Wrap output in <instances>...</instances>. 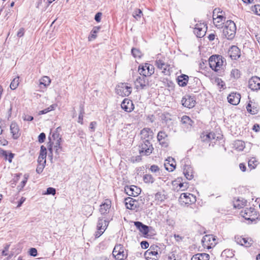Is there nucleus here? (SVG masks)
I'll return each mask as SVG.
<instances>
[{"instance_id":"nucleus-1","label":"nucleus","mask_w":260,"mask_h":260,"mask_svg":"<svg viewBox=\"0 0 260 260\" xmlns=\"http://www.w3.org/2000/svg\"><path fill=\"white\" fill-rule=\"evenodd\" d=\"M236 26L234 21L228 20L223 29V35L228 40H232L235 36Z\"/></svg>"},{"instance_id":"nucleus-2","label":"nucleus","mask_w":260,"mask_h":260,"mask_svg":"<svg viewBox=\"0 0 260 260\" xmlns=\"http://www.w3.org/2000/svg\"><path fill=\"white\" fill-rule=\"evenodd\" d=\"M112 254L116 260H124L127 257V251L120 244H117L115 246Z\"/></svg>"},{"instance_id":"nucleus-3","label":"nucleus","mask_w":260,"mask_h":260,"mask_svg":"<svg viewBox=\"0 0 260 260\" xmlns=\"http://www.w3.org/2000/svg\"><path fill=\"white\" fill-rule=\"evenodd\" d=\"M209 62L210 68L217 72L221 68L223 65V61L222 56L220 55H212L209 59Z\"/></svg>"},{"instance_id":"nucleus-4","label":"nucleus","mask_w":260,"mask_h":260,"mask_svg":"<svg viewBox=\"0 0 260 260\" xmlns=\"http://www.w3.org/2000/svg\"><path fill=\"white\" fill-rule=\"evenodd\" d=\"M235 241L237 244L246 248L251 247L254 243V240L251 237H245L242 236L237 235L235 237Z\"/></svg>"},{"instance_id":"nucleus-5","label":"nucleus","mask_w":260,"mask_h":260,"mask_svg":"<svg viewBox=\"0 0 260 260\" xmlns=\"http://www.w3.org/2000/svg\"><path fill=\"white\" fill-rule=\"evenodd\" d=\"M203 246L205 248L211 249L214 247L217 244L215 236L212 235H205L202 240Z\"/></svg>"},{"instance_id":"nucleus-6","label":"nucleus","mask_w":260,"mask_h":260,"mask_svg":"<svg viewBox=\"0 0 260 260\" xmlns=\"http://www.w3.org/2000/svg\"><path fill=\"white\" fill-rule=\"evenodd\" d=\"M240 215L246 220L251 221H254L257 216L256 211L253 207L246 208L244 210H242Z\"/></svg>"},{"instance_id":"nucleus-7","label":"nucleus","mask_w":260,"mask_h":260,"mask_svg":"<svg viewBox=\"0 0 260 260\" xmlns=\"http://www.w3.org/2000/svg\"><path fill=\"white\" fill-rule=\"evenodd\" d=\"M132 88L128 83H121L116 88V92L122 96H127L132 92Z\"/></svg>"},{"instance_id":"nucleus-8","label":"nucleus","mask_w":260,"mask_h":260,"mask_svg":"<svg viewBox=\"0 0 260 260\" xmlns=\"http://www.w3.org/2000/svg\"><path fill=\"white\" fill-rule=\"evenodd\" d=\"M108 225V222L103 218L99 217L97 223V232L95 233L96 238L100 237L105 231Z\"/></svg>"},{"instance_id":"nucleus-9","label":"nucleus","mask_w":260,"mask_h":260,"mask_svg":"<svg viewBox=\"0 0 260 260\" xmlns=\"http://www.w3.org/2000/svg\"><path fill=\"white\" fill-rule=\"evenodd\" d=\"M159 248L157 246H151L144 254L145 258L147 260H158L159 254L158 250Z\"/></svg>"},{"instance_id":"nucleus-10","label":"nucleus","mask_w":260,"mask_h":260,"mask_svg":"<svg viewBox=\"0 0 260 260\" xmlns=\"http://www.w3.org/2000/svg\"><path fill=\"white\" fill-rule=\"evenodd\" d=\"M134 225L145 237H148V233L151 232V231H154L152 227L145 225L140 221H135Z\"/></svg>"},{"instance_id":"nucleus-11","label":"nucleus","mask_w":260,"mask_h":260,"mask_svg":"<svg viewBox=\"0 0 260 260\" xmlns=\"http://www.w3.org/2000/svg\"><path fill=\"white\" fill-rule=\"evenodd\" d=\"M135 87L137 89L146 88L149 85L148 77L144 76L138 77L134 82Z\"/></svg>"},{"instance_id":"nucleus-12","label":"nucleus","mask_w":260,"mask_h":260,"mask_svg":"<svg viewBox=\"0 0 260 260\" xmlns=\"http://www.w3.org/2000/svg\"><path fill=\"white\" fill-rule=\"evenodd\" d=\"M153 149V148L150 142L146 140L142 141L139 151L140 154L144 153L145 155H149L152 153Z\"/></svg>"},{"instance_id":"nucleus-13","label":"nucleus","mask_w":260,"mask_h":260,"mask_svg":"<svg viewBox=\"0 0 260 260\" xmlns=\"http://www.w3.org/2000/svg\"><path fill=\"white\" fill-rule=\"evenodd\" d=\"M207 27L206 24L204 23H198L194 28V33L197 37L202 38L205 35Z\"/></svg>"},{"instance_id":"nucleus-14","label":"nucleus","mask_w":260,"mask_h":260,"mask_svg":"<svg viewBox=\"0 0 260 260\" xmlns=\"http://www.w3.org/2000/svg\"><path fill=\"white\" fill-rule=\"evenodd\" d=\"M125 205L127 209L132 210H137L139 207V202L131 197L125 199Z\"/></svg>"},{"instance_id":"nucleus-15","label":"nucleus","mask_w":260,"mask_h":260,"mask_svg":"<svg viewBox=\"0 0 260 260\" xmlns=\"http://www.w3.org/2000/svg\"><path fill=\"white\" fill-rule=\"evenodd\" d=\"M248 86L253 91L260 89V78L257 76L251 78L248 82Z\"/></svg>"},{"instance_id":"nucleus-16","label":"nucleus","mask_w":260,"mask_h":260,"mask_svg":"<svg viewBox=\"0 0 260 260\" xmlns=\"http://www.w3.org/2000/svg\"><path fill=\"white\" fill-rule=\"evenodd\" d=\"M124 190L127 195L133 197L138 196L141 191L140 188L135 185L127 186L125 187Z\"/></svg>"},{"instance_id":"nucleus-17","label":"nucleus","mask_w":260,"mask_h":260,"mask_svg":"<svg viewBox=\"0 0 260 260\" xmlns=\"http://www.w3.org/2000/svg\"><path fill=\"white\" fill-rule=\"evenodd\" d=\"M181 103L183 106L190 109L195 106L196 101L191 96L186 95L182 98Z\"/></svg>"},{"instance_id":"nucleus-18","label":"nucleus","mask_w":260,"mask_h":260,"mask_svg":"<svg viewBox=\"0 0 260 260\" xmlns=\"http://www.w3.org/2000/svg\"><path fill=\"white\" fill-rule=\"evenodd\" d=\"M228 55L232 59L236 60L241 56V51L236 46H232L228 51Z\"/></svg>"},{"instance_id":"nucleus-19","label":"nucleus","mask_w":260,"mask_h":260,"mask_svg":"<svg viewBox=\"0 0 260 260\" xmlns=\"http://www.w3.org/2000/svg\"><path fill=\"white\" fill-rule=\"evenodd\" d=\"M141 139L143 141H150L153 138V132L149 128H143L140 133Z\"/></svg>"},{"instance_id":"nucleus-20","label":"nucleus","mask_w":260,"mask_h":260,"mask_svg":"<svg viewBox=\"0 0 260 260\" xmlns=\"http://www.w3.org/2000/svg\"><path fill=\"white\" fill-rule=\"evenodd\" d=\"M241 95L237 92H232L228 96V102L233 105H238L240 101Z\"/></svg>"},{"instance_id":"nucleus-21","label":"nucleus","mask_w":260,"mask_h":260,"mask_svg":"<svg viewBox=\"0 0 260 260\" xmlns=\"http://www.w3.org/2000/svg\"><path fill=\"white\" fill-rule=\"evenodd\" d=\"M121 107L122 109L127 112H130L134 109V105L132 101L125 99L121 104Z\"/></svg>"},{"instance_id":"nucleus-22","label":"nucleus","mask_w":260,"mask_h":260,"mask_svg":"<svg viewBox=\"0 0 260 260\" xmlns=\"http://www.w3.org/2000/svg\"><path fill=\"white\" fill-rule=\"evenodd\" d=\"M111 207V202L110 200L107 199L105 201L104 203L101 205L100 208V212L101 214H107L109 212L110 209Z\"/></svg>"},{"instance_id":"nucleus-23","label":"nucleus","mask_w":260,"mask_h":260,"mask_svg":"<svg viewBox=\"0 0 260 260\" xmlns=\"http://www.w3.org/2000/svg\"><path fill=\"white\" fill-rule=\"evenodd\" d=\"M52 137L55 142H53L54 144V148H55V152L58 155L59 154L61 147L60 146V142L61 138L59 136L58 134H53Z\"/></svg>"},{"instance_id":"nucleus-24","label":"nucleus","mask_w":260,"mask_h":260,"mask_svg":"<svg viewBox=\"0 0 260 260\" xmlns=\"http://www.w3.org/2000/svg\"><path fill=\"white\" fill-rule=\"evenodd\" d=\"M10 131L12 134L13 138L17 139L20 136L19 128L17 123L16 122H12L10 125Z\"/></svg>"},{"instance_id":"nucleus-25","label":"nucleus","mask_w":260,"mask_h":260,"mask_svg":"<svg viewBox=\"0 0 260 260\" xmlns=\"http://www.w3.org/2000/svg\"><path fill=\"white\" fill-rule=\"evenodd\" d=\"M165 167L167 171L172 172L176 168L175 159L172 157H169L165 163Z\"/></svg>"},{"instance_id":"nucleus-26","label":"nucleus","mask_w":260,"mask_h":260,"mask_svg":"<svg viewBox=\"0 0 260 260\" xmlns=\"http://www.w3.org/2000/svg\"><path fill=\"white\" fill-rule=\"evenodd\" d=\"M202 141L209 142L212 140L215 139V135L213 133H203L200 136Z\"/></svg>"},{"instance_id":"nucleus-27","label":"nucleus","mask_w":260,"mask_h":260,"mask_svg":"<svg viewBox=\"0 0 260 260\" xmlns=\"http://www.w3.org/2000/svg\"><path fill=\"white\" fill-rule=\"evenodd\" d=\"M155 65L156 67L162 70V72L165 73L167 71L169 70L168 65L161 59H156L155 61Z\"/></svg>"},{"instance_id":"nucleus-28","label":"nucleus","mask_w":260,"mask_h":260,"mask_svg":"<svg viewBox=\"0 0 260 260\" xmlns=\"http://www.w3.org/2000/svg\"><path fill=\"white\" fill-rule=\"evenodd\" d=\"M188 81V76L187 75L182 74L178 76L177 78L178 84L180 86H185Z\"/></svg>"},{"instance_id":"nucleus-29","label":"nucleus","mask_w":260,"mask_h":260,"mask_svg":"<svg viewBox=\"0 0 260 260\" xmlns=\"http://www.w3.org/2000/svg\"><path fill=\"white\" fill-rule=\"evenodd\" d=\"M225 21V17L222 15H217L213 20V23L217 27H220L223 22Z\"/></svg>"},{"instance_id":"nucleus-30","label":"nucleus","mask_w":260,"mask_h":260,"mask_svg":"<svg viewBox=\"0 0 260 260\" xmlns=\"http://www.w3.org/2000/svg\"><path fill=\"white\" fill-rule=\"evenodd\" d=\"M247 201L243 198H238L234 202L235 208L240 209L246 206Z\"/></svg>"},{"instance_id":"nucleus-31","label":"nucleus","mask_w":260,"mask_h":260,"mask_svg":"<svg viewBox=\"0 0 260 260\" xmlns=\"http://www.w3.org/2000/svg\"><path fill=\"white\" fill-rule=\"evenodd\" d=\"M209 255L205 253H203L194 255L191 260H209Z\"/></svg>"},{"instance_id":"nucleus-32","label":"nucleus","mask_w":260,"mask_h":260,"mask_svg":"<svg viewBox=\"0 0 260 260\" xmlns=\"http://www.w3.org/2000/svg\"><path fill=\"white\" fill-rule=\"evenodd\" d=\"M181 122L185 124L187 128H188L191 127L193 121L188 116L184 115L181 118Z\"/></svg>"},{"instance_id":"nucleus-33","label":"nucleus","mask_w":260,"mask_h":260,"mask_svg":"<svg viewBox=\"0 0 260 260\" xmlns=\"http://www.w3.org/2000/svg\"><path fill=\"white\" fill-rule=\"evenodd\" d=\"M167 135L163 131H160L157 134V140L159 143L162 145H165V139L167 138Z\"/></svg>"},{"instance_id":"nucleus-34","label":"nucleus","mask_w":260,"mask_h":260,"mask_svg":"<svg viewBox=\"0 0 260 260\" xmlns=\"http://www.w3.org/2000/svg\"><path fill=\"white\" fill-rule=\"evenodd\" d=\"M100 27L95 26L90 32V35L88 37V40L91 41L96 38V34L99 31Z\"/></svg>"},{"instance_id":"nucleus-35","label":"nucleus","mask_w":260,"mask_h":260,"mask_svg":"<svg viewBox=\"0 0 260 260\" xmlns=\"http://www.w3.org/2000/svg\"><path fill=\"white\" fill-rule=\"evenodd\" d=\"M144 68L147 70L146 75L150 77L151 75L154 73V67L148 63H145L144 64Z\"/></svg>"},{"instance_id":"nucleus-36","label":"nucleus","mask_w":260,"mask_h":260,"mask_svg":"<svg viewBox=\"0 0 260 260\" xmlns=\"http://www.w3.org/2000/svg\"><path fill=\"white\" fill-rule=\"evenodd\" d=\"M14 154L11 152L8 153L7 151L4 150V153H2L1 157H4L5 160H8L9 162H12V158L14 157Z\"/></svg>"},{"instance_id":"nucleus-37","label":"nucleus","mask_w":260,"mask_h":260,"mask_svg":"<svg viewBox=\"0 0 260 260\" xmlns=\"http://www.w3.org/2000/svg\"><path fill=\"white\" fill-rule=\"evenodd\" d=\"M166 199V196L162 192H158L155 195V200L157 203H161Z\"/></svg>"},{"instance_id":"nucleus-38","label":"nucleus","mask_w":260,"mask_h":260,"mask_svg":"<svg viewBox=\"0 0 260 260\" xmlns=\"http://www.w3.org/2000/svg\"><path fill=\"white\" fill-rule=\"evenodd\" d=\"M50 83L51 80L48 76H44L40 80V84L43 85L45 87L48 86Z\"/></svg>"},{"instance_id":"nucleus-39","label":"nucleus","mask_w":260,"mask_h":260,"mask_svg":"<svg viewBox=\"0 0 260 260\" xmlns=\"http://www.w3.org/2000/svg\"><path fill=\"white\" fill-rule=\"evenodd\" d=\"M143 181L146 183H153L155 179L150 174H146L143 176Z\"/></svg>"},{"instance_id":"nucleus-40","label":"nucleus","mask_w":260,"mask_h":260,"mask_svg":"<svg viewBox=\"0 0 260 260\" xmlns=\"http://www.w3.org/2000/svg\"><path fill=\"white\" fill-rule=\"evenodd\" d=\"M192 196L191 194H187V193H181L180 196V199L183 200L182 201L185 204H188L189 202H190V200L189 199V196Z\"/></svg>"},{"instance_id":"nucleus-41","label":"nucleus","mask_w":260,"mask_h":260,"mask_svg":"<svg viewBox=\"0 0 260 260\" xmlns=\"http://www.w3.org/2000/svg\"><path fill=\"white\" fill-rule=\"evenodd\" d=\"M56 106H57V105L55 104L52 105L50 106H49V107H48L47 108H46L43 110L40 111L39 112V114L42 115V114H46L51 111L55 110Z\"/></svg>"},{"instance_id":"nucleus-42","label":"nucleus","mask_w":260,"mask_h":260,"mask_svg":"<svg viewBox=\"0 0 260 260\" xmlns=\"http://www.w3.org/2000/svg\"><path fill=\"white\" fill-rule=\"evenodd\" d=\"M19 77L15 78L11 82L10 87L11 89L14 90L16 89L19 85Z\"/></svg>"},{"instance_id":"nucleus-43","label":"nucleus","mask_w":260,"mask_h":260,"mask_svg":"<svg viewBox=\"0 0 260 260\" xmlns=\"http://www.w3.org/2000/svg\"><path fill=\"white\" fill-rule=\"evenodd\" d=\"M188 170L184 169L183 173L187 179L191 180L193 178L192 170L190 168H188Z\"/></svg>"},{"instance_id":"nucleus-44","label":"nucleus","mask_w":260,"mask_h":260,"mask_svg":"<svg viewBox=\"0 0 260 260\" xmlns=\"http://www.w3.org/2000/svg\"><path fill=\"white\" fill-rule=\"evenodd\" d=\"M138 72L140 76L148 77V76L146 75L147 70L144 68V64H141L139 66Z\"/></svg>"},{"instance_id":"nucleus-45","label":"nucleus","mask_w":260,"mask_h":260,"mask_svg":"<svg viewBox=\"0 0 260 260\" xmlns=\"http://www.w3.org/2000/svg\"><path fill=\"white\" fill-rule=\"evenodd\" d=\"M142 15V11L139 9H136L133 13V17L137 20H139Z\"/></svg>"},{"instance_id":"nucleus-46","label":"nucleus","mask_w":260,"mask_h":260,"mask_svg":"<svg viewBox=\"0 0 260 260\" xmlns=\"http://www.w3.org/2000/svg\"><path fill=\"white\" fill-rule=\"evenodd\" d=\"M258 164L255 158H252L248 161V167L250 169H254Z\"/></svg>"},{"instance_id":"nucleus-47","label":"nucleus","mask_w":260,"mask_h":260,"mask_svg":"<svg viewBox=\"0 0 260 260\" xmlns=\"http://www.w3.org/2000/svg\"><path fill=\"white\" fill-rule=\"evenodd\" d=\"M150 170L152 172L156 173V175H160V170L158 167L156 165H152L150 168Z\"/></svg>"},{"instance_id":"nucleus-48","label":"nucleus","mask_w":260,"mask_h":260,"mask_svg":"<svg viewBox=\"0 0 260 260\" xmlns=\"http://www.w3.org/2000/svg\"><path fill=\"white\" fill-rule=\"evenodd\" d=\"M231 76L234 78H238L240 76V71L238 69H233L231 72Z\"/></svg>"},{"instance_id":"nucleus-49","label":"nucleus","mask_w":260,"mask_h":260,"mask_svg":"<svg viewBox=\"0 0 260 260\" xmlns=\"http://www.w3.org/2000/svg\"><path fill=\"white\" fill-rule=\"evenodd\" d=\"M251 10L255 14L260 16V5H256L252 6Z\"/></svg>"},{"instance_id":"nucleus-50","label":"nucleus","mask_w":260,"mask_h":260,"mask_svg":"<svg viewBox=\"0 0 260 260\" xmlns=\"http://www.w3.org/2000/svg\"><path fill=\"white\" fill-rule=\"evenodd\" d=\"M235 146H237V148L239 150H243L245 147L244 142L240 140L236 141L235 142Z\"/></svg>"},{"instance_id":"nucleus-51","label":"nucleus","mask_w":260,"mask_h":260,"mask_svg":"<svg viewBox=\"0 0 260 260\" xmlns=\"http://www.w3.org/2000/svg\"><path fill=\"white\" fill-rule=\"evenodd\" d=\"M170 260H180V257L178 254H176V251L172 252L168 257Z\"/></svg>"},{"instance_id":"nucleus-52","label":"nucleus","mask_w":260,"mask_h":260,"mask_svg":"<svg viewBox=\"0 0 260 260\" xmlns=\"http://www.w3.org/2000/svg\"><path fill=\"white\" fill-rule=\"evenodd\" d=\"M132 53L135 57H140L141 56L140 51L136 48H133L132 49Z\"/></svg>"},{"instance_id":"nucleus-53","label":"nucleus","mask_w":260,"mask_h":260,"mask_svg":"<svg viewBox=\"0 0 260 260\" xmlns=\"http://www.w3.org/2000/svg\"><path fill=\"white\" fill-rule=\"evenodd\" d=\"M246 109H247V110L248 111V112H249L250 113L252 114H255V113H256V112H257V110L256 109H252L251 108V105L250 103H249L247 106H246Z\"/></svg>"},{"instance_id":"nucleus-54","label":"nucleus","mask_w":260,"mask_h":260,"mask_svg":"<svg viewBox=\"0 0 260 260\" xmlns=\"http://www.w3.org/2000/svg\"><path fill=\"white\" fill-rule=\"evenodd\" d=\"M45 166V164H39L36 169V172L38 174L41 173L43 172Z\"/></svg>"},{"instance_id":"nucleus-55","label":"nucleus","mask_w":260,"mask_h":260,"mask_svg":"<svg viewBox=\"0 0 260 260\" xmlns=\"http://www.w3.org/2000/svg\"><path fill=\"white\" fill-rule=\"evenodd\" d=\"M46 139V135L44 133H41L38 136V141L40 143H42L45 141Z\"/></svg>"},{"instance_id":"nucleus-56","label":"nucleus","mask_w":260,"mask_h":260,"mask_svg":"<svg viewBox=\"0 0 260 260\" xmlns=\"http://www.w3.org/2000/svg\"><path fill=\"white\" fill-rule=\"evenodd\" d=\"M47 155V150L45 147H44L43 145L41 146V150L39 155L42 156H46Z\"/></svg>"},{"instance_id":"nucleus-57","label":"nucleus","mask_w":260,"mask_h":260,"mask_svg":"<svg viewBox=\"0 0 260 260\" xmlns=\"http://www.w3.org/2000/svg\"><path fill=\"white\" fill-rule=\"evenodd\" d=\"M56 193V190L53 187H48L47 189L46 194L54 195Z\"/></svg>"},{"instance_id":"nucleus-58","label":"nucleus","mask_w":260,"mask_h":260,"mask_svg":"<svg viewBox=\"0 0 260 260\" xmlns=\"http://www.w3.org/2000/svg\"><path fill=\"white\" fill-rule=\"evenodd\" d=\"M179 189L181 190H185L188 187V183H179Z\"/></svg>"},{"instance_id":"nucleus-59","label":"nucleus","mask_w":260,"mask_h":260,"mask_svg":"<svg viewBox=\"0 0 260 260\" xmlns=\"http://www.w3.org/2000/svg\"><path fill=\"white\" fill-rule=\"evenodd\" d=\"M222 11L220 10V9L219 8H215L213 12V20H214L215 18H216L217 16V14L218 15V13H222Z\"/></svg>"},{"instance_id":"nucleus-60","label":"nucleus","mask_w":260,"mask_h":260,"mask_svg":"<svg viewBox=\"0 0 260 260\" xmlns=\"http://www.w3.org/2000/svg\"><path fill=\"white\" fill-rule=\"evenodd\" d=\"M46 156H39L38 159V164H46Z\"/></svg>"},{"instance_id":"nucleus-61","label":"nucleus","mask_w":260,"mask_h":260,"mask_svg":"<svg viewBox=\"0 0 260 260\" xmlns=\"http://www.w3.org/2000/svg\"><path fill=\"white\" fill-rule=\"evenodd\" d=\"M83 114H84V110L82 108L80 111V113L78 117V122L79 123H80L81 124L83 123Z\"/></svg>"},{"instance_id":"nucleus-62","label":"nucleus","mask_w":260,"mask_h":260,"mask_svg":"<svg viewBox=\"0 0 260 260\" xmlns=\"http://www.w3.org/2000/svg\"><path fill=\"white\" fill-rule=\"evenodd\" d=\"M9 247H10V244H6L5 246L4 249L2 251V255L7 256L8 255V254L7 252L9 250Z\"/></svg>"},{"instance_id":"nucleus-63","label":"nucleus","mask_w":260,"mask_h":260,"mask_svg":"<svg viewBox=\"0 0 260 260\" xmlns=\"http://www.w3.org/2000/svg\"><path fill=\"white\" fill-rule=\"evenodd\" d=\"M22 118L24 121H32L34 119L32 116L26 114H24L22 116Z\"/></svg>"},{"instance_id":"nucleus-64","label":"nucleus","mask_w":260,"mask_h":260,"mask_svg":"<svg viewBox=\"0 0 260 260\" xmlns=\"http://www.w3.org/2000/svg\"><path fill=\"white\" fill-rule=\"evenodd\" d=\"M37 250L35 248H31L29 249V254L32 256H36L37 255Z\"/></svg>"}]
</instances>
